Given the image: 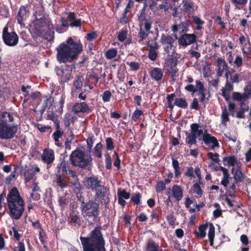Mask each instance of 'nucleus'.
I'll return each mask as SVG.
<instances>
[{
  "label": "nucleus",
  "mask_w": 251,
  "mask_h": 251,
  "mask_svg": "<svg viewBox=\"0 0 251 251\" xmlns=\"http://www.w3.org/2000/svg\"><path fill=\"white\" fill-rule=\"evenodd\" d=\"M40 171V168L37 167H31L25 170L24 173L25 181L27 182L30 181L35 176L36 172H39Z\"/></svg>",
  "instance_id": "obj_24"
},
{
  "label": "nucleus",
  "mask_w": 251,
  "mask_h": 251,
  "mask_svg": "<svg viewBox=\"0 0 251 251\" xmlns=\"http://www.w3.org/2000/svg\"><path fill=\"white\" fill-rule=\"evenodd\" d=\"M126 64L129 66L132 71H137L140 68V64L137 62H127Z\"/></svg>",
  "instance_id": "obj_60"
},
{
  "label": "nucleus",
  "mask_w": 251,
  "mask_h": 251,
  "mask_svg": "<svg viewBox=\"0 0 251 251\" xmlns=\"http://www.w3.org/2000/svg\"><path fill=\"white\" fill-rule=\"evenodd\" d=\"M106 186L100 184V187L94 189L96 192L95 196L99 199H103L106 196Z\"/></svg>",
  "instance_id": "obj_31"
},
{
  "label": "nucleus",
  "mask_w": 251,
  "mask_h": 251,
  "mask_svg": "<svg viewBox=\"0 0 251 251\" xmlns=\"http://www.w3.org/2000/svg\"><path fill=\"white\" fill-rule=\"evenodd\" d=\"M207 227V224L201 225L199 226V231L195 230L194 233L196 236L200 238H203L206 236L205 230Z\"/></svg>",
  "instance_id": "obj_33"
},
{
  "label": "nucleus",
  "mask_w": 251,
  "mask_h": 251,
  "mask_svg": "<svg viewBox=\"0 0 251 251\" xmlns=\"http://www.w3.org/2000/svg\"><path fill=\"white\" fill-rule=\"evenodd\" d=\"M8 214L12 219L19 220L24 211V201L16 187H13L7 195Z\"/></svg>",
  "instance_id": "obj_4"
},
{
  "label": "nucleus",
  "mask_w": 251,
  "mask_h": 251,
  "mask_svg": "<svg viewBox=\"0 0 251 251\" xmlns=\"http://www.w3.org/2000/svg\"><path fill=\"white\" fill-rule=\"evenodd\" d=\"M244 96L248 100L250 97L251 98V81L246 83L244 88Z\"/></svg>",
  "instance_id": "obj_42"
},
{
  "label": "nucleus",
  "mask_w": 251,
  "mask_h": 251,
  "mask_svg": "<svg viewBox=\"0 0 251 251\" xmlns=\"http://www.w3.org/2000/svg\"><path fill=\"white\" fill-rule=\"evenodd\" d=\"M55 72L62 83L68 82L71 79L72 68L68 65L56 66Z\"/></svg>",
  "instance_id": "obj_9"
},
{
  "label": "nucleus",
  "mask_w": 251,
  "mask_h": 251,
  "mask_svg": "<svg viewBox=\"0 0 251 251\" xmlns=\"http://www.w3.org/2000/svg\"><path fill=\"white\" fill-rule=\"evenodd\" d=\"M149 74L152 79L158 82L163 77V72L162 69L158 67H153L149 72Z\"/></svg>",
  "instance_id": "obj_23"
},
{
  "label": "nucleus",
  "mask_w": 251,
  "mask_h": 251,
  "mask_svg": "<svg viewBox=\"0 0 251 251\" xmlns=\"http://www.w3.org/2000/svg\"><path fill=\"white\" fill-rule=\"evenodd\" d=\"M176 40L175 37L164 33L161 35L160 42L162 45L163 50L165 52L169 53L171 51H172V53H174L176 47V45H175Z\"/></svg>",
  "instance_id": "obj_11"
},
{
  "label": "nucleus",
  "mask_w": 251,
  "mask_h": 251,
  "mask_svg": "<svg viewBox=\"0 0 251 251\" xmlns=\"http://www.w3.org/2000/svg\"><path fill=\"white\" fill-rule=\"evenodd\" d=\"M33 24L36 28L33 29L35 30L33 33L36 32L37 30H40L41 28L44 27H47L48 29H53V25L52 24L50 19L46 17L45 16H43L39 18L36 17L35 19L33 22Z\"/></svg>",
  "instance_id": "obj_14"
},
{
  "label": "nucleus",
  "mask_w": 251,
  "mask_h": 251,
  "mask_svg": "<svg viewBox=\"0 0 251 251\" xmlns=\"http://www.w3.org/2000/svg\"><path fill=\"white\" fill-rule=\"evenodd\" d=\"M186 143L190 145L191 146L192 145H195L197 143V136L196 135L189 133L188 132H186Z\"/></svg>",
  "instance_id": "obj_38"
},
{
  "label": "nucleus",
  "mask_w": 251,
  "mask_h": 251,
  "mask_svg": "<svg viewBox=\"0 0 251 251\" xmlns=\"http://www.w3.org/2000/svg\"><path fill=\"white\" fill-rule=\"evenodd\" d=\"M198 87L199 95H200V97L199 98L200 101L201 102H203L206 99V93H205V89L204 87V84L203 83H198Z\"/></svg>",
  "instance_id": "obj_34"
},
{
  "label": "nucleus",
  "mask_w": 251,
  "mask_h": 251,
  "mask_svg": "<svg viewBox=\"0 0 251 251\" xmlns=\"http://www.w3.org/2000/svg\"><path fill=\"white\" fill-rule=\"evenodd\" d=\"M111 97L112 94L109 90L104 91L101 95L102 100L104 102L110 101Z\"/></svg>",
  "instance_id": "obj_54"
},
{
  "label": "nucleus",
  "mask_w": 251,
  "mask_h": 251,
  "mask_svg": "<svg viewBox=\"0 0 251 251\" xmlns=\"http://www.w3.org/2000/svg\"><path fill=\"white\" fill-rule=\"evenodd\" d=\"M232 99L237 101L248 100L247 99L244 97V94H241L239 92H234L232 94Z\"/></svg>",
  "instance_id": "obj_50"
},
{
  "label": "nucleus",
  "mask_w": 251,
  "mask_h": 251,
  "mask_svg": "<svg viewBox=\"0 0 251 251\" xmlns=\"http://www.w3.org/2000/svg\"><path fill=\"white\" fill-rule=\"evenodd\" d=\"M55 159L54 152L50 148H46L44 150L41 159L47 165H51Z\"/></svg>",
  "instance_id": "obj_17"
},
{
  "label": "nucleus",
  "mask_w": 251,
  "mask_h": 251,
  "mask_svg": "<svg viewBox=\"0 0 251 251\" xmlns=\"http://www.w3.org/2000/svg\"><path fill=\"white\" fill-rule=\"evenodd\" d=\"M233 63L235 67L239 68L241 67L243 64V59L242 56L239 55H236Z\"/></svg>",
  "instance_id": "obj_63"
},
{
  "label": "nucleus",
  "mask_w": 251,
  "mask_h": 251,
  "mask_svg": "<svg viewBox=\"0 0 251 251\" xmlns=\"http://www.w3.org/2000/svg\"><path fill=\"white\" fill-rule=\"evenodd\" d=\"M182 24V30L180 31V33H187L188 31V27L191 25V22L190 20H187L185 21V23H183V22H181Z\"/></svg>",
  "instance_id": "obj_59"
},
{
  "label": "nucleus",
  "mask_w": 251,
  "mask_h": 251,
  "mask_svg": "<svg viewBox=\"0 0 251 251\" xmlns=\"http://www.w3.org/2000/svg\"><path fill=\"white\" fill-rule=\"evenodd\" d=\"M166 188L165 183L163 181H158L156 185V191L157 193L163 191Z\"/></svg>",
  "instance_id": "obj_62"
},
{
  "label": "nucleus",
  "mask_w": 251,
  "mask_h": 251,
  "mask_svg": "<svg viewBox=\"0 0 251 251\" xmlns=\"http://www.w3.org/2000/svg\"><path fill=\"white\" fill-rule=\"evenodd\" d=\"M105 168L107 170H110L112 169V159L111 156L108 153L105 154Z\"/></svg>",
  "instance_id": "obj_55"
},
{
  "label": "nucleus",
  "mask_w": 251,
  "mask_h": 251,
  "mask_svg": "<svg viewBox=\"0 0 251 251\" xmlns=\"http://www.w3.org/2000/svg\"><path fill=\"white\" fill-rule=\"evenodd\" d=\"M150 32V30L145 29L142 27H139V31L138 34V36L139 38V43H141L142 41L146 39Z\"/></svg>",
  "instance_id": "obj_35"
},
{
  "label": "nucleus",
  "mask_w": 251,
  "mask_h": 251,
  "mask_svg": "<svg viewBox=\"0 0 251 251\" xmlns=\"http://www.w3.org/2000/svg\"><path fill=\"white\" fill-rule=\"evenodd\" d=\"M127 31L123 30L120 32L118 35V39L120 42L124 41L127 38Z\"/></svg>",
  "instance_id": "obj_64"
},
{
  "label": "nucleus",
  "mask_w": 251,
  "mask_h": 251,
  "mask_svg": "<svg viewBox=\"0 0 251 251\" xmlns=\"http://www.w3.org/2000/svg\"><path fill=\"white\" fill-rule=\"evenodd\" d=\"M231 3L234 6V9L235 10H243L245 11H247V8H245L248 0H230Z\"/></svg>",
  "instance_id": "obj_30"
},
{
  "label": "nucleus",
  "mask_w": 251,
  "mask_h": 251,
  "mask_svg": "<svg viewBox=\"0 0 251 251\" xmlns=\"http://www.w3.org/2000/svg\"><path fill=\"white\" fill-rule=\"evenodd\" d=\"M172 166L174 169L175 176L176 178H178L180 176L181 173L180 172V167L178 161L175 159L172 158Z\"/></svg>",
  "instance_id": "obj_39"
},
{
  "label": "nucleus",
  "mask_w": 251,
  "mask_h": 251,
  "mask_svg": "<svg viewBox=\"0 0 251 251\" xmlns=\"http://www.w3.org/2000/svg\"><path fill=\"white\" fill-rule=\"evenodd\" d=\"M232 174L234 175V178L235 180V183L238 186L239 183L242 182L244 180L245 177L241 171L240 167H237L236 170H234V168H232L231 170Z\"/></svg>",
  "instance_id": "obj_26"
},
{
  "label": "nucleus",
  "mask_w": 251,
  "mask_h": 251,
  "mask_svg": "<svg viewBox=\"0 0 251 251\" xmlns=\"http://www.w3.org/2000/svg\"><path fill=\"white\" fill-rule=\"evenodd\" d=\"M196 86H195L193 84H188L184 87V89L191 93L193 95L198 91V83H202V82L200 80H196Z\"/></svg>",
  "instance_id": "obj_37"
},
{
  "label": "nucleus",
  "mask_w": 251,
  "mask_h": 251,
  "mask_svg": "<svg viewBox=\"0 0 251 251\" xmlns=\"http://www.w3.org/2000/svg\"><path fill=\"white\" fill-rule=\"evenodd\" d=\"M174 105L183 109H185L188 107V103L184 98H176L174 102Z\"/></svg>",
  "instance_id": "obj_40"
},
{
  "label": "nucleus",
  "mask_w": 251,
  "mask_h": 251,
  "mask_svg": "<svg viewBox=\"0 0 251 251\" xmlns=\"http://www.w3.org/2000/svg\"><path fill=\"white\" fill-rule=\"evenodd\" d=\"M95 141V137L93 135H89L86 140V143L87 145V148L89 151H90L93 147V144Z\"/></svg>",
  "instance_id": "obj_56"
},
{
  "label": "nucleus",
  "mask_w": 251,
  "mask_h": 251,
  "mask_svg": "<svg viewBox=\"0 0 251 251\" xmlns=\"http://www.w3.org/2000/svg\"><path fill=\"white\" fill-rule=\"evenodd\" d=\"M55 180L56 186L61 189L66 188L70 181L72 186L78 191L81 190V186L78 176L75 171L73 170L67 161L63 159L58 163L56 168Z\"/></svg>",
  "instance_id": "obj_1"
},
{
  "label": "nucleus",
  "mask_w": 251,
  "mask_h": 251,
  "mask_svg": "<svg viewBox=\"0 0 251 251\" xmlns=\"http://www.w3.org/2000/svg\"><path fill=\"white\" fill-rule=\"evenodd\" d=\"M83 183L86 189L94 190L98 187H100V185L102 183V182L100 178L92 175L90 176L85 177Z\"/></svg>",
  "instance_id": "obj_16"
},
{
  "label": "nucleus",
  "mask_w": 251,
  "mask_h": 251,
  "mask_svg": "<svg viewBox=\"0 0 251 251\" xmlns=\"http://www.w3.org/2000/svg\"><path fill=\"white\" fill-rule=\"evenodd\" d=\"M72 109L75 113H89L91 111L88 105L84 102H76L74 103Z\"/></svg>",
  "instance_id": "obj_20"
},
{
  "label": "nucleus",
  "mask_w": 251,
  "mask_h": 251,
  "mask_svg": "<svg viewBox=\"0 0 251 251\" xmlns=\"http://www.w3.org/2000/svg\"><path fill=\"white\" fill-rule=\"evenodd\" d=\"M141 198L142 195L140 193H134L132 195L131 198V201H133L135 203V204L137 205H139L141 203Z\"/></svg>",
  "instance_id": "obj_49"
},
{
  "label": "nucleus",
  "mask_w": 251,
  "mask_h": 251,
  "mask_svg": "<svg viewBox=\"0 0 251 251\" xmlns=\"http://www.w3.org/2000/svg\"><path fill=\"white\" fill-rule=\"evenodd\" d=\"M172 192L173 197L175 199L179 201L182 200L183 198V190L180 186L178 185H174L172 189Z\"/></svg>",
  "instance_id": "obj_27"
},
{
  "label": "nucleus",
  "mask_w": 251,
  "mask_h": 251,
  "mask_svg": "<svg viewBox=\"0 0 251 251\" xmlns=\"http://www.w3.org/2000/svg\"><path fill=\"white\" fill-rule=\"evenodd\" d=\"M29 12L25 6H21L17 16L18 23L21 25H24V21L29 16Z\"/></svg>",
  "instance_id": "obj_21"
},
{
  "label": "nucleus",
  "mask_w": 251,
  "mask_h": 251,
  "mask_svg": "<svg viewBox=\"0 0 251 251\" xmlns=\"http://www.w3.org/2000/svg\"><path fill=\"white\" fill-rule=\"evenodd\" d=\"M82 82L81 80L80 77L79 76H77L76 79H75L74 82V86L75 88V92H76V90H81L82 88Z\"/></svg>",
  "instance_id": "obj_58"
},
{
  "label": "nucleus",
  "mask_w": 251,
  "mask_h": 251,
  "mask_svg": "<svg viewBox=\"0 0 251 251\" xmlns=\"http://www.w3.org/2000/svg\"><path fill=\"white\" fill-rule=\"evenodd\" d=\"M143 115V112L140 109H136L133 113L131 119L134 122H136L138 119H139L141 116Z\"/></svg>",
  "instance_id": "obj_51"
},
{
  "label": "nucleus",
  "mask_w": 251,
  "mask_h": 251,
  "mask_svg": "<svg viewBox=\"0 0 251 251\" xmlns=\"http://www.w3.org/2000/svg\"><path fill=\"white\" fill-rule=\"evenodd\" d=\"M207 156L215 163H219L220 161L219 158V154L218 153H213L211 152H209L207 153Z\"/></svg>",
  "instance_id": "obj_57"
},
{
  "label": "nucleus",
  "mask_w": 251,
  "mask_h": 251,
  "mask_svg": "<svg viewBox=\"0 0 251 251\" xmlns=\"http://www.w3.org/2000/svg\"><path fill=\"white\" fill-rule=\"evenodd\" d=\"M106 148L108 151H112L114 149L113 139L111 137H108L105 140Z\"/></svg>",
  "instance_id": "obj_52"
},
{
  "label": "nucleus",
  "mask_w": 251,
  "mask_h": 251,
  "mask_svg": "<svg viewBox=\"0 0 251 251\" xmlns=\"http://www.w3.org/2000/svg\"><path fill=\"white\" fill-rule=\"evenodd\" d=\"M45 34L41 31V30H37L36 32H34V34L37 37H44L48 41L51 42L54 39V28L53 29H48Z\"/></svg>",
  "instance_id": "obj_25"
},
{
  "label": "nucleus",
  "mask_w": 251,
  "mask_h": 251,
  "mask_svg": "<svg viewBox=\"0 0 251 251\" xmlns=\"http://www.w3.org/2000/svg\"><path fill=\"white\" fill-rule=\"evenodd\" d=\"M92 160L90 154L86 155L84 151L78 148L73 151L69 156V160L73 166L89 171L92 169Z\"/></svg>",
  "instance_id": "obj_7"
},
{
  "label": "nucleus",
  "mask_w": 251,
  "mask_h": 251,
  "mask_svg": "<svg viewBox=\"0 0 251 251\" xmlns=\"http://www.w3.org/2000/svg\"><path fill=\"white\" fill-rule=\"evenodd\" d=\"M203 142L207 146H210V144H212V145L210 147V149L213 150L216 147H219V144L218 140L215 136H211L210 134L206 133L203 135Z\"/></svg>",
  "instance_id": "obj_18"
},
{
  "label": "nucleus",
  "mask_w": 251,
  "mask_h": 251,
  "mask_svg": "<svg viewBox=\"0 0 251 251\" xmlns=\"http://www.w3.org/2000/svg\"><path fill=\"white\" fill-rule=\"evenodd\" d=\"M64 134L63 131L61 130H56L53 134H52V138H53L56 145L58 146H60V144L58 143L59 142V139L63 136Z\"/></svg>",
  "instance_id": "obj_48"
},
{
  "label": "nucleus",
  "mask_w": 251,
  "mask_h": 251,
  "mask_svg": "<svg viewBox=\"0 0 251 251\" xmlns=\"http://www.w3.org/2000/svg\"><path fill=\"white\" fill-rule=\"evenodd\" d=\"M215 23L217 25L221 26V29L224 30L226 28V23L222 21L221 17L217 16L214 19Z\"/></svg>",
  "instance_id": "obj_53"
},
{
  "label": "nucleus",
  "mask_w": 251,
  "mask_h": 251,
  "mask_svg": "<svg viewBox=\"0 0 251 251\" xmlns=\"http://www.w3.org/2000/svg\"><path fill=\"white\" fill-rule=\"evenodd\" d=\"M203 142L207 146H210V144H212V145L210 147V149L213 150L216 147H219V144L218 140L215 136H211L210 134L206 133L203 135Z\"/></svg>",
  "instance_id": "obj_19"
},
{
  "label": "nucleus",
  "mask_w": 251,
  "mask_h": 251,
  "mask_svg": "<svg viewBox=\"0 0 251 251\" xmlns=\"http://www.w3.org/2000/svg\"><path fill=\"white\" fill-rule=\"evenodd\" d=\"M215 236V227L214 225L211 223L209 224V228L208 233V237L209 240L210 242V244H213L214 238Z\"/></svg>",
  "instance_id": "obj_45"
},
{
  "label": "nucleus",
  "mask_w": 251,
  "mask_h": 251,
  "mask_svg": "<svg viewBox=\"0 0 251 251\" xmlns=\"http://www.w3.org/2000/svg\"><path fill=\"white\" fill-rule=\"evenodd\" d=\"M82 47L79 40L75 41L69 37L66 43H62L56 48L57 60L60 63L71 62L77 59L82 51Z\"/></svg>",
  "instance_id": "obj_2"
},
{
  "label": "nucleus",
  "mask_w": 251,
  "mask_h": 251,
  "mask_svg": "<svg viewBox=\"0 0 251 251\" xmlns=\"http://www.w3.org/2000/svg\"><path fill=\"white\" fill-rule=\"evenodd\" d=\"M146 247L147 251H163L162 249L159 250L158 243H156L151 239H149L148 241ZM164 251H167V250H165Z\"/></svg>",
  "instance_id": "obj_32"
},
{
  "label": "nucleus",
  "mask_w": 251,
  "mask_h": 251,
  "mask_svg": "<svg viewBox=\"0 0 251 251\" xmlns=\"http://www.w3.org/2000/svg\"><path fill=\"white\" fill-rule=\"evenodd\" d=\"M177 40L178 45L185 48L196 43L197 40V36L194 33H184Z\"/></svg>",
  "instance_id": "obj_15"
},
{
  "label": "nucleus",
  "mask_w": 251,
  "mask_h": 251,
  "mask_svg": "<svg viewBox=\"0 0 251 251\" xmlns=\"http://www.w3.org/2000/svg\"><path fill=\"white\" fill-rule=\"evenodd\" d=\"M176 95L175 93H172L171 94L167 95L166 99H167V104L168 108H170L171 111H172L174 108V105L172 104V101L175 97Z\"/></svg>",
  "instance_id": "obj_47"
},
{
  "label": "nucleus",
  "mask_w": 251,
  "mask_h": 251,
  "mask_svg": "<svg viewBox=\"0 0 251 251\" xmlns=\"http://www.w3.org/2000/svg\"><path fill=\"white\" fill-rule=\"evenodd\" d=\"M177 58L173 55H169L164 62V69L173 79L176 77L178 71L177 68Z\"/></svg>",
  "instance_id": "obj_8"
},
{
  "label": "nucleus",
  "mask_w": 251,
  "mask_h": 251,
  "mask_svg": "<svg viewBox=\"0 0 251 251\" xmlns=\"http://www.w3.org/2000/svg\"><path fill=\"white\" fill-rule=\"evenodd\" d=\"M53 102V99L51 98V102H48L49 106L47 111L48 119L51 120H53L55 118V113L57 112V109L56 108V106L52 104Z\"/></svg>",
  "instance_id": "obj_29"
},
{
  "label": "nucleus",
  "mask_w": 251,
  "mask_h": 251,
  "mask_svg": "<svg viewBox=\"0 0 251 251\" xmlns=\"http://www.w3.org/2000/svg\"><path fill=\"white\" fill-rule=\"evenodd\" d=\"M221 119L222 124H224V123H226L229 121L228 114L226 108H225L222 111Z\"/></svg>",
  "instance_id": "obj_61"
},
{
  "label": "nucleus",
  "mask_w": 251,
  "mask_h": 251,
  "mask_svg": "<svg viewBox=\"0 0 251 251\" xmlns=\"http://www.w3.org/2000/svg\"><path fill=\"white\" fill-rule=\"evenodd\" d=\"M226 80H228L233 83H238L240 82L239 74L236 73L234 69L230 70H226L225 74Z\"/></svg>",
  "instance_id": "obj_22"
},
{
  "label": "nucleus",
  "mask_w": 251,
  "mask_h": 251,
  "mask_svg": "<svg viewBox=\"0 0 251 251\" xmlns=\"http://www.w3.org/2000/svg\"><path fill=\"white\" fill-rule=\"evenodd\" d=\"M58 202L61 210H64L69 202V199L67 198L66 195L62 196L58 198Z\"/></svg>",
  "instance_id": "obj_36"
},
{
  "label": "nucleus",
  "mask_w": 251,
  "mask_h": 251,
  "mask_svg": "<svg viewBox=\"0 0 251 251\" xmlns=\"http://www.w3.org/2000/svg\"><path fill=\"white\" fill-rule=\"evenodd\" d=\"M117 50L115 48H112L105 52V56L107 59H112L117 56Z\"/></svg>",
  "instance_id": "obj_43"
},
{
  "label": "nucleus",
  "mask_w": 251,
  "mask_h": 251,
  "mask_svg": "<svg viewBox=\"0 0 251 251\" xmlns=\"http://www.w3.org/2000/svg\"><path fill=\"white\" fill-rule=\"evenodd\" d=\"M158 34H157V36ZM157 36L152 40H148L146 42V46L149 47L148 56L151 61H155L158 56V50L159 45L157 42Z\"/></svg>",
  "instance_id": "obj_13"
},
{
  "label": "nucleus",
  "mask_w": 251,
  "mask_h": 251,
  "mask_svg": "<svg viewBox=\"0 0 251 251\" xmlns=\"http://www.w3.org/2000/svg\"><path fill=\"white\" fill-rule=\"evenodd\" d=\"M14 117L10 112L4 111L0 115V139H11L18 131V125H10L7 122L14 121Z\"/></svg>",
  "instance_id": "obj_6"
},
{
  "label": "nucleus",
  "mask_w": 251,
  "mask_h": 251,
  "mask_svg": "<svg viewBox=\"0 0 251 251\" xmlns=\"http://www.w3.org/2000/svg\"><path fill=\"white\" fill-rule=\"evenodd\" d=\"M101 229V227L97 226L90 232L89 236L80 237L83 251H105V242Z\"/></svg>",
  "instance_id": "obj_3"
},
{
  "label": "nucleus",
  "mask_w": 251,
  "mask_h": 251,
  "mask_svg": "<svg viewBox=\"0 0 251 251\" xmlns=\"http://www.w3.org/2000/svg\"><path fill=\"white\" fill-rule=\"evenodd\" d=\"M138 20L139 22V27L144 28L145 29L150 30L152 24V20L151 18H148L146 13L145 6L140 10L137 15Z\"/></svg>",
  "instance_id": "obj_12"
},
{
  "label": "nucleus",
  "mask_w": 251,
  "mask_h": 251,
  "mask_svg": "<svg viewBox=\"0 0 251 251\" xmlns=\"http://www.w3.org/2000/svg\"><path fill=\"white\" fill-rule=\"evenodd\" d=\"M76 197L81 202L80 209L83 217L89 225H93L95 220L98 219L100 214L99 201L96 200L91 199L85 202L84 198L81 194H77Z\"/></svg>",
  "instance_id": "obj_5"
},
{
  "label": "nucleus",
  "mask_w": 251,
  "mask_h": 251,
  "mask_svg": "<svg viewBox=\"0 0 251 251\" xmlns=\"http://www.w3.org/2000/svg\"><path fill=\"white\" fill-rule=\"evenodd\" d=\"M103 150V145L101 143L96 144L94 148V154L95 156L98 158L102 157V151Z\"/></svg>",
  "instance_id": "obj_41"
},
{
  "label": "nucleus",
  "mask_w": 251,
  "mask_h": 251,
  "mask_svg": "<svg viewBox=\"0 0 251 251\" xmlns=\"http://www.w3.org/2000/svg\"><path fill=\"white\" fill-rule=\"evenodd\" d=\"M118 197H120L123 199L127 200L130 197V194L129 192H127L126 190L119 188L117 190Z\"/></svg>",
  "instance_id": "obj_46"
},
{
  "label": "nucleus",
  "mask_w": 251,
  "mask_h": 251,
  "mask_svg": "<svg viewBox=\"0 0 251 251\" xmlns=\"http://www.w3.org/2000/svg\"><path fill=\"white\" fill-rule=\"evenodd\" d=\"M2 39L6 45L13 47L18 43L19 36L15 31L9 32L6 25L2 30Z\"/></svg>",
  "instance_id": "obj_10"
},
{
  "label": "nucleus",
  "mask_w": 251,
  "mask_h": 251,
  "mask_svg": "<svg viewBox=\"0 0 251 251\" xmlns=\"http://www.w3.org/2000/svg\"><path fill=\"white\" fill-rule=\"evenodd\" d=\"M193 193L198 195V197L201 198L203 194V190H202L199 184H194L191 188Z\"/></svg>",
  "instance_id": "obj_44"
},
{
  "label": "nucleus",
  "mask_w": 251,
  "mask_h": 251,
  "mask_svg": "<svg viewBox=\"0 0 251 251\" xmlns=\"http://www.w3.org/2000/svg\"><path fill=\"white\" fill-rule=\"evenodd\" d=\"M67 18L70 22V25L71 27H81V20L80 19H76L75 15L73 12L69 13Z\"/></svg>",
  "instance_id": "obj_28"
}]
</instances>
